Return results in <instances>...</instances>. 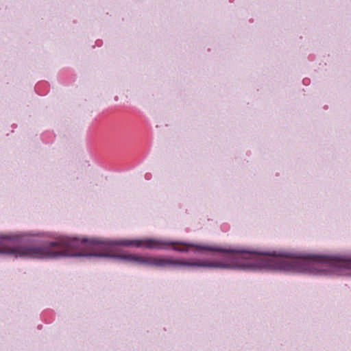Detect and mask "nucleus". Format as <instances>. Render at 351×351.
I'll return each instance as SVG.
<instances>
[{"instance_id": "f257e3e1", "label": "nucleus", "mask_w": 351, "mask_h": 351, "mask_svg": "<svg viewBox=\"0 0 351 351\" xmlns=\"http://www.w3.org/2000/svg\"><path fill=\"white\" fill-rule=\"evenodd\" d=\"M60 256L114 257L162 268L267 269L295 272V254L291 253H267L152 239L110 241L62 236L43 245H21V257Z\"/></svg>"}, {"instance_id": "f03ea898", "label": "nucleus", "mask_w": 351, "mask_h": 351, "mask_svg": "<svg viewBox=\"0 0 351 351\" xmlns=\"http://www.w3.org/2000/svg\"><path fill=\"white\" fill-rule=\"evenodd\" d=\"M174 250L178 251V252H187L188 249L186 247H173V248Z\"/></svg>"}]
</instances>
